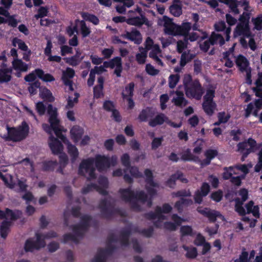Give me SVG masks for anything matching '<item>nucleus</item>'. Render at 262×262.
<instances>
[{"mask_svg":"<svg viewBox=\"0 0 262 262\" xmlns=\"http://www.w3.org/2000/svg\"><path fill=\"white\" fill-rule=\"evenodd\" d=\"M103 107L105 110L112 112V117L115 121L118 122L120 121L121 116L119 112L115 109V106L113 102L106 101L104 103Z\"/></svg>","mask_w":262,"mask_h":262,"instance_id":"nucleus-32","label":"nucleus"},{"mask_svg":"<svg viewBox=\"0 0 262 262\" xmlns=\"http://www.w3.org/2000/svg\"><path fill=\"white\" fill-rule=\"evenodd\" d=\"M198 211L207 216L211 222H217L218 223L225 221L224 217L217 211L211 210L208 208H198Z\"/></svg>","mask_w":262,"mask_h":262,"instance_id":"nucleus-20","label":"nucleus"},{"mask_svg":"<svg viewBox=\"0 0 262 262\" xmlns=\"http://www.w3.org/2000/svg\"><path fill=\"white\" fill-rule=\"evenodd\" d=\"M140 52L136 54V60L138 63L143 64L145 63L147 57V52L144 49H140Z\"/></svg>","mask_w":262,"mask_h":262,"instance_id":"nucleus-56","label":"nucleus"},{"mask_svg":"<svg viewBox=\"0 0 262 262\" xmlns=\"http://www.w3.org/2000/svg\"><path fill=\"white\" fill-rule=\"evenodd\" d=\"M118 158L113 156L111 158L104 156L97 155L95 158V164L99 171L106 170L111 166L116 165Z\"/></svg>","mask_w":262,"mask_h":262,"instance_id":"nucleus-15","label":"nucleus"},{"mask_svg":"<svg viewBox=\"0 0 262 262\" xmlns=\"http://www.w3.org/2000/svg\"><path fill=\"white\" fill-rule=\"evenodd\" d=\"M180 180L182 182L186 183L187 180L183 177V174L181 172H177L174 174L172 175L167 181V185L172 188L175 185L176 180Z\"/></svg>","mask_w":262,"mask_h":262,"instance_id":"nucleus-41","label":"nucleus"},{"mask_svg":"<svg viewBox=\"0 0 262 262\" xmlns=\"http://www.w3.org/2000/svg\"><path fill=\"white\" fill-rule=\"evenodd\" d=\"M149 57L151 58L158 64L162 67L163 66V63L162 62L160 58L162 57V53L158 45H155L152 49L149 50Z\"/></svg>","mask_w":262,"mask_h":262,"instance_id":"nucleus-28","label":"nucleus"},{"mask_svg":"<svg viewBox=\"0 0 262 262\" xmlns=\"http://www.w3.org/2000/svg\"><path fill=\"white\" fill-rule=\"evenodd\" d=\"M183 248L187 251L186 256L189 258H194L197 255L196 249L194 247L188 248L185 246H183Z\"/></svg>","mask_w":262,"mask_h":262,"instance_id":"nucleus-58","label":"nucleus"},{"mask_svg":"<svg viewBox=\"0 0 262 262\" xmlns=\"http://www.w3.org/2000/svg\"><path fill=\"white\" fill-rule=\"evenodd\" d=\"M230 115L225 112H221L218 114L219 121L214 123V125H219L222 123H226L230 118Z\"/></svg>","mask_w":262,"mask_h":262,"instance_id":"nucleus-57","label":"nucleus"},{"mask_svg":"<svg viewBox=\"0 0 262 262\" xmlns=\"http://www.w3.org/2000/svg\"><path fill=\"white\" fill-rule=\"evenodd\" d=\"M235 210L241 215H245L246 213H251L256 217H259V207L257 205L254 206L253 201H250L245 206L246 209L241 205L238 199L235 200Z\"/></svg>","mask_w":262,"mask_h":262,"instance_id":"nucleus-16","label":"nucleus"},{"mask_svg":"<svg viewBox=\"0 0 262 262\" xmlns=\"http://www.w3.org/2000/svg\"><path fill=\"white\" fill-rule=\"evenodd\" d=\"M155 113V111L154 109L147 108L143 110L139 116V119L141 121H145L147 119L152 117Z\"/></svg>","mask_w":262,"mask_h":262,"instance_id":"nucleus-45","label":"nucleus"},{"mask_svg":"<svg viewBox=\"0 0 262 262\" xmlns=\"http://www.w3.org/2000/svg\"><path fill=\"white\" fill-rule=\"evenodd\" d=\"M56 161H45L42 163V168L45 170H49L53 169L55 166L57 165Z\"/></svg>","mask_w":262,"mask_h":262,"instance_id":"nucleus-61","label":"nucleus"},{"mask_svg":"<svg viewBox=\"0 0 262 262\" xmlns=\"http://www.w3.org/2000/svg\"><path fill=\"white\" fill-rule=\"evenodd\" d=\"M172 101L176 105L181 107L185 106L188 103L187 101L184 97V94L178 91H177L174 93Z\"/></svg>","mask_w":262,"mask_h":262,"instance_id":"nucleus-35","label":"nucleus"},{"mask_svg":"<svg viewBox=\"0 0 262 262\" xmlns=\"http://www.w3.org/2000/svg\"><path fill=\"white\" fill-rule=\"evenodd\" d=\"M235 46V43H234L228 51L223 53L221 61L226 67L231 68L234 64L233 60H235L236 66L239 70L246 73L247 83L251 84L252 83L251 68L249 67V61L245 57L242 55H239L236 58L234 56L233 52Z\"/></svg>","mask_w":262,"mask_h":262,"instance_id":"nucleus-6","label":"nucleus"},{"mask_svg":"<svg viewBox=\"0 0 262 262\" xmlns=\"http://www.w3.org/2000/svg\"><path fill=\"white\" fill-rule=\"evenodd\" d=\"M91 218L88 215H84L81 217L80 225L72 227L73 234H67L63 236V242L64 243L73 242L76 243L78 238L81 236L85 230L87 226L90 223Z\"/></svg>","mask_w":262,"mask_h":262,"instance_id":"nucleus-9","label":"nucleus"},{"mask_svg":"<svg viewBox=\"0 0 262 262\" xmlns=\"http://www.w3.org/2000/svg\"><path fill=\"white\" fill-rule=\"evenodd\" d=\"M79 95L77 93H75L74 96H70L67 99V104L66 105V109L72 108L77 103Z\"/></svg>","mask_w":262,"mask_h":262,"instance_id":"nucleus-51","label":"nucleus"},{"mask_svg":"<svg viewBox=\"0 0 262 262\" xmlns=\"http://www.w3.org/2000/svg\"><path fill=\"white\" fill-rule=\"evenodd\" d=\"M23 199L25 200L27 204L30 203H35L36 199L31 192H26L23 195Z\"/></svg>","mask_w":262,"mask_h":262,"instance_id":"nucleus-62","label":"nucleus"},{"mask_svg":"<svg viewBox=\"0 0 262 262\" xmlns=\"http://www.w3.org/2000/svg\"><path fill=\"white\" fill-rule=\"evenodd\" d=\"M75 75V71L70 68H67L62 72V80L66 86V91H73L74 88L73 86V82L71 79Z\"/></svg>","mask_w":262,"mask_h":262,"instance_id":"nucleus-21","label":"nucleus"},{"mask_svg":"<svg viewBox=\"0 0 262 262\" xmlns=\"http://www.w3.org/2000/svg\"><path fill=\"white\" fill-rule=\"evenodd\" d=\"M128 170H129L130 173V177L140 178L142 176V173L139 171L138 168L136 167L130 166L128 168ZM131 178L132 179V178Z\"/></svg>","mask_w":262,"mask_h":262,"instance_id":"nucleus-63","label":"nucleus"},{"mask_svg":"<svg viewBox=\"0 0 262 262\" xmlns=\"http://www.w3.org/2000/svg\"><path fill=\"white\" fill-rule=\"evenodd\" d=\"M129 239V237L128 234L124 235L122 236V238L121 239L122 244L124 245H130L133 247V248L135 249V250L136 251L140 252L141 248H140V246L139 245V244H138V242L137 241V240L134 239L132 241V243L129 244L128 243Z\"/></svg>","mask_w":262,"mask_h":262,"instance_id":"nucleus-44","label":"nucleus"},{"mask_svg":"<svg viewBox=\"0 0 262 262\" xmlns=\"http://www.w3.org/2000/svg\"><path fill=\"white\" fill-rule=\"evenodd\" d=\"M168 118L163 114L157 115L154 118L150 119L149 121V125L155 127L158 125H161L163 123H167Z\"/></svg>","mask_w":262,"mask_h":262,"instance_id":"nucleus-39","label":"nucleus"},{"mask_svg":"<svg viewBox=\"0 0 262 262\" xmlns=\"http://www.w3.org/2000/svg\"><path fill=\"white\" fill-rule=\"evenodd\" d=\"M107 186L108 181L107 179L105 177H100L99 179L98 185L88 186L86 188H84L82 191L84 193H87L93 187L100 193L105 195L107 193L106 188Z\"/></svg>","mask_w":262,"mask_h":262,"instance_id":"nucleus-22","label":"nucleus"},{"mask_svg":"<svg viewBox=\"0 0 262 262\" xmlns=\"http://www.w3.org/2000/svg\"><path fill=\"white\" fill-rule=\"evenodd\" d=\"M144 174L147 194H145L142 191L135 193L130 188L121 189L119 191L120 196L122 200L129 203L137 210L141 209V205L150 207L152 204V198L156 195L159 188V185L153 181L152 173L150 170L146 169Z\"/></svg>","mask_w":262,"mask_h":262,"instance_id":"nucleus-2","label":"nucleus"},{"mask_svg":"<svg viewBox=\"0 0 262 262\" xmlns=\"http://www.w3.org/2000/svg\"><path fill=\"white\" fill-rule=\"evenodd\" d=\"M7 135H4L2 137L6 141H19L25 139L29 133V127L28 124L23 122L17 128H9L7 126Z\"/></svg>","mask_w":262,"mask_h":262,"instance_id":"nucleus-11","label":"nucleus"},{"mask_svg":"<svg viewBox=\"0 0 262 262\" xmlns=\"http://www.w3.org/2000/svg\"><path fill=\"white\" fill-rule=\"evenodd\" d=\"M210 191V186L204 182L203 183L200 189H198L195 193L194 199L195 203L200 204L202 202L203 197L206 196Z\"/></svg>","mask_w":262,"mask_h":262,"instance_id":"nucleus-24","label":"nucleus"},{"mask_svg":"<svg viewBox=\"0 0 262 262\" xmlns=\"http://www.w3.org/2000/svg\"><path fill=\"white\" fill-rule=\"evenodd\" d=\"M47 113L49 116V122L50 125L43 123L42 125L43 129L49 134H51L52 130L54 131L57 137L67 145V151L70 157L71 161L72 163H75L79 157V151L76 146L72 144L62 134L63 128L60 125V121L57 118V109L50 104L47 108Z\"/></svg>","mask_w":262,"mask_h":262,"instance_id":"nucleus-3","label":"nucleus"},{"mask_svg":"<svg viewBox=\"0 0 262 262\" xmlns=\"http://www.w3.org/2000/svg\"><path fill=\"white\" fill-rule=\"evenodd\" d=\"M36 75L43 81L46 82H51L55 80L54 78L49 74H45L43 71L40 69L35 70Z\"/></svg>","mask_w":262,"mask_h":262,"instance_id":"nucleus-49","label":"nucleus"},{"mask_svg":"<svg viewBox=\"0 0 262 262\" xmlns=\"http://www.w3.org/2000/svg\"><path fill=\"white\" fill-rule=\"evenodd\" d=\"M124 38L128 39L136 44H140L142 41V37L140 32L136 29L131 32H126L122 35Z\"/></svg>","mask_w":262,"mask_h":262,"instance_id":"nucleus-30","label":"nucleus"},{"mask_svg":"<svg viewBox=\"0 0 262 262\" xmlns=\"http://www.w3.org/2000/svg\"><path fill=\"white\" fill-rule=\"evenodd\" d=\"M172 210L171 206L168 204H165L162 207H157L155 212L150 213L148 214L149 217L153 220L156 226L168 230H174L181 223L186 222V220L181 218L177 214H173L171 222H166L167 214Z\"/></svg>","mask_w":262,"mask_h":262,"instance_id":"nucleus-5","label":"nucleus"},{"mask_svg":"<svg viewBox=\"0 0 262 262\" xmlns=\"http://www.w3.org/2000/svg\"><path fill=\"white\" fill-rule=\"evenodd\" d=\"M214 28L217 31H224L226 40L228 41L229 40L231 29L230 27L226 28V24L224 21H220L215 24Z\"/></svg>","mask_w":262,"mask_h":262,"instance_id":"nucleus-37","label":"nucleus"},{"mask_svg":"<svg viewBox=\"0 0 262 262\" xmlns=\"http://www.w3.org/2000/svg\"><path fill=\"white\" fill-rule=\"evenodd\" d=\"M214 92L215 88L211 86L207 90L204 97L203 107L205 112L209 116L213 114L216 106L215 103L213 101Z\"/></svg>","mask_w":262,"mask_h":262,"instance_id":"nucleus-14","label":"nucleus"},{"mask_svg":"<svg viewBox=\"0 0 262 262\" xmlns=\"http://www.w3.org/2000/svg\"><path fill=\"white\" fill-rule=\"evenodd\" d=\"M114 1L120 2V4L116 6V10L120 13L124 12L126 7L129 8L134 4L133 0H114Z\"/></svg>","mask_w":262,"mask_h":262,"instance_id":"nucleus-40","label":"nucleus"},{"mask_svg":"<svg viewBox=\"0 0 262 262\" xmlns=\"http://www.w3.org/2000/svg\"><path fill=\"white\" fill-rule=\"evenodd\" d=\"M53 132H54V130H52V133H53ZM52 133L50 134L51 136H50L48 141L49 147L53 154L55 155L61 154L63 149V145L58 139L52 135Z\"/></svg>","mask_w":262,"mask_h":262,"instance_id":"nucleus-23","label":"nucleus"},{"mask_svg":"<svg viewBox=\"0 0 262 262\" xmlns=\"http://www.w3.org/2000/svg\"><path fill=\"white\" fill-rule=\"evenodd\" d=\"M57 234L50 231L47 234H41L39 232L36 233V238H31L28 239L25 244V249L26 251H33L35 249H39L44 247L46 245L45 239L55 237Z\"/></svg>","mask_w":262,"mask_h":262,"instance_id":"nucleus-10","label":"nucleus"},{"mask_svg":"<svg viewBox=\"0 0 262 262\" xmlns=\"http://www.w3.org/2000/svg\"><path fill=\"white\" fill-rule=\"evenodd\" d=\"M12 43L13 46L15 47H18V48L21 50L26 52V53L24 54L23 58L25 60L28 61L29 60V56L31 52L28 49V48L25 42L19 38H15L13 39Z\"/></svg>","mask_w":262,"mask_h":262,"instance_id":"nucleus-29","label":"nucleus"},{"mask_svg":"<svg viewBox=\"0 0 262 262\" xmlns=\"http://www.w3.org/2000/svg\"><path fill=\"white\" fill-rule=\"evenodd\" d=\"M81 16L85 20L90 21L95 25H98L99 22L97 17L88 13H82Z\"/></svg>","mask_w":262,"mask_h":262,"instance_id":"nucleus-53","label":"nucleus"},{"mask_svg":"<svg viewBox=\"0 0 262 262\" xmlns=\"http://www.w3.org/2000/svg\"><path fill=\"white\" fill-rule=\"evenodd\" d=\"M76 28L80 31L83 37L88 36L91 33L90 28L86 25L83 20H76Z\"/></svg>","mask_w":262,"mask_h":262,"instance_id":"nucleus-38","label":"nucleus"},{"mask_svg":"<svg viewBox=\"0 0 262 262\" xmlns=\"http://www.w3.org/2000/svg\"><path fill=\"white\" fill-rule=\"evenodd\" d=\"M180 79V77L178 75H171L168 78V85L172 89L174 88Z\"/></svg>","mask_w":262,"mask_h":262,"instance_id":"nucleus-59","label":"nucleus"},{"mask_svg":"<svg viewBox=\"0 0 262 262\" xmlns=\"http://www.w3.org/2000/svg\"><path fill=\"white\" fill-rule=\"evenodd\" d=\"M95 159L89 158L81 161L78 168V173L88 179H93L95 177L94 167Z\"/></svg>","mask_w":262,"mask_h":262,"instance_id":"nucleus-13","label":"nucleus"},{"mask_svg":"<svg viewBox=\"0 0 262 262\" xmlns=\"http://www.w3.org/2000/svg\"><path fill=\"white\" fill-rule=\"evenodd\" d=\"M158 25L164 27V31L166 34L171 36H183L188 41H194L199 38L195 32L189 33L192 25L189 22H183L181 25L173 23L171 19L164 16L158 20Z\"/></svg>","mask_w":262,"mask_h":262,"instance_id":"nucleus-4","label":"nucleus"},{"mask_svg":"<svg viewBox=\"0 0 262 262\" xmlns=\"http://www.w3.org/2000/svg\"><path fill=\"white\" fill-rule=\"evenodd\" d=\"M121 161L123 166L126 167V169L124 170V179L125 181L128 183H132L133 179L126 173L128 168L130 167V157L127 154H123L121 157Z\"/></svg>","mask_w":262,"mask_h":262,"instance_id":"nucleus-34","label":"nucleus"},{"mask_svg":"<svg viewBox=\"0 0 262 262\" xmlns=\"http://www.w3.org/2000/svg\"><path fill=\"white\" fill-rule=\"evenodd\" d=\"M105 67H110L115 69V73L117 77H120L122 71V64L121 58L116 57L109 62H104Z\"/></svg>","mask_w":262,"mask_h":262,"instance_id":"nucleus-25","label":"nucleus"},{"mask_svg":"<svg viewBox=\"0 0 262 262\" xmlns=\"http://www.w3.org/2000/svg\"><path fill=\"white\" fill-rule=\"evenodd\" d=\"M12 70L8 68L0 70V83L8 82L11 79Z\"/></svg>","mask_w":262,"mask_h":262,"instance_id":"nucleus-47","label":"nucleus"},{"mask_svg":"<svg viewBox=\"0 0 262 262\" xmlns=\"http://www.w3.org/2000/svg\"><path fill=\"white\" fill-rule=\"evenodd\" d=\"M83 134V129L77 125L74 126L70 130L71 138L77 144L80 141Z\"/></svg>","mask_w":262,"mask_h":262,"instance_id":"nucleus-33","label":"nucleus"},{"mask_svg":"<svg viewBox=\"0 0 262 262\" xmlns=\"http://www.w3.org/2000/svg\"><path fill=\"white\" fill-rule=\"evenodd\" d=\"M220 2L227 5L231 12L235 14L239 13V11L237 8L238 5L244 7V9L246 12H244L239 18V23L236 27L234 32V37L241 36L240 43L244 48L249 47L251 50L254 51L256 48L255 42L251 35V32L249 27V19L250 18V12L251 9L249 5L248 0H241L238 2L237 0H219Z\"/></svg>","mask_w":262,"mask_h":262,"instance_id":"nucleus-1","label":"nucleus"},{"mask_svg":"<svg viewBox=\"0 0 262 262\" xmlns=\"http://www.w3.org/2000/svg\"><path fill=\"white\" fill-rule=\"evenodd\" d=\"M103 77H99L98 79V85L94 88V96L95 98H98L103 96Z\"/></svg>","mask_w":262,"mask_h":262,"instance_id":"nucleus-42","label":"nucleus"},{"mask_svg":"<svg viewBox=\"0 0 262 262\" xmlns=\"http://www.w3.org/2000/svg\"><path fill=\"white\" fill-rule=\"evenodd\" d=\"M134 83L131 82L129 83L125 89L122 91V95L123 99L130 98L133 95L134 89Z\"/></svg>","mask_w":262,"mask_h":262,"instance_id":"nucleus-50","label":"nucleus"},{"mask_svg":"<svg viewBox=\"0 0 262 262\" xmlns=\"http://www.w3.org/2000/svg\"><path fill=\"white\" fill-rule=\"evenodd\" d=\"M107 251L106 250H100L92 262H105Z\"/></svg>","mask_w":262,"mask_h":262,"instance_id":"nucleus-54","label":"nucleus"},{"mask_svg":"<svg viewBox=\"0 0 262 262\" xmlns=\"http://www.w3.org/2000/svg\"><path fill=\"white\" fill-rule=\"evenodd\" d=\"M252 20L254 25V29L257 30L262 29V13L257 17L253 18Z\"/></svg>","mask_w":262,"mask_h":262,"instance_id":"nucleus-60","label":"nucleus"},{"mask_svg":"<svg viewBox=\"0 0 262 262\" xmlns=\"http://www.w3.org/2000/svg\"><path fill=\"white\" fill-rule=\"evenodd\" d=\"M170 13L174 16L178 17L182 13L181 6L179 4H173L170 7Z\"/></svg>","mask_w":262,"mask_h":262,"instance_id":"nucleus-55","label":"nucleus"},{"mask_svg":"<svg viewBox=\"0 0 262 262\" xmlns=\"http://www.w3.org/2000/svg\"><path fill=\"white\" fill-rule=\"evenodd\" d=\"M183 83L185 89V94L189 98H193L197 100L201 98L203 89L198 80L192 81L191 76L189 74L184 75Z\"/></svg>","mask_w":262,"mask_h":262,"instance_id":"nucleus-8","label":"nucleus"},{"mask_svg":"<svg viewBox=\"0 0 262 262\" xmlns=\"http://www.w3.org/2000/svg\"><path fill=\"white\" fill-rule=\"evenodd\" d=\"M262 107V99H258L254 102V104L249 103L246 109V116L247 117L253 112L254 116H257L258 111Z\"/></svg>","mask_w":262,"mask_h":262,"instance_id":"nucleus-26","label":"nucleus"},{"mask_svg":"<svg viewBox=\"0 0 262 262\" xmlns=\"http://www.w3.org/2000/svg\"><path fill=\"white\" fill-rule=\"evenodd\" d=\"M194 57V55L189 52H185L182 54L180 63V66L174 68V71L179 73L181 71L183 68Z\"/></svg>","mask_w":262,"mask_h":262,"instance_id":"nucleus-27","label":"nucleus"},{"mask_svg":"<svg viewBox=\"0 0 262 262\" xmlns=\"http://www.w3.org/2000/svg\"><path fill=\"white\" fill-rule=\"evenodd\" d=\"M217 155V151L215 150L209 149L206 151L205 156L206 159L201 161V165L202 166L209 165L211 160L213 159Z\"/></svg>","mask_w":262,"mask_h":262,"instance_id":"nucleus-46","label":"nucleus"},{"mask_svg":"<svg viewBox=\"0 0 262 262\" xmlns=\"http://www.w3.org/2000/svg\"><path fill=\"white\" fill-rule=\"evenodd\" d=\"M83 57H80L78 56V51L76 53L75 56L71 57L65 58L64 59L66 62L72 66H75L79 64V63L82 60Z\"/></svg>","mask_w":262,"mask_h":262,"instance_id":"nucleus-52","label":"nucleus"},{"mask_svg":"<svg viewBox=\"0 0 262 262\" xmlns=\"http://www.w3.org/2000/svg\"><path fill=\"white\" fill-rule=\"evenodd\" d=\"M126 21L128 24L134 26H141L142 24H146L148 26L150 25L146 18L142 15L128 18L126 20Z\"/></svg>","mask_w":262,"mask_h":262,"instance_id":"nucleus-36","label":"nucleus"},{"mask_svg":"<svg viewBox=\"0 0 262 262\" xmlns=\"http://www.w3.org/2000/svg\"><path fill=\"white\" fill-rule=\"evenodd\" d=\"M39 95L43 99L52 102L54 100V98L52 93L46 88L41 87L39 89Z\"/></svg>","mask_w":262,"mask_h":262,"instance_id":"nucleus-43","label":"nucleus"},{"mask_svg":"<svg viewBox=\"0 0 262 262\" xmlns=\"http://www.w3.org/2000/svg\"><path fill=\"white\" fill-rule=\"evenodd\" d=\"M21 212L19 210L12 211L9 209H6L5 212L0 210V218L5 220L3 221L1 226V236L5 238L7 235L9 227L10 225L9 220H14L20 217Z\"/></svg>","mask_w":262,"mask_h":262,"instance_id":"nucleus-12","label":"nucleus"},{"mask_svg":"<svg viewBox=\"0 0 262 262\" xmlns=\"http://www.w3.org/2000/svg\"><path fill=\"white\" fill-rule=\"evenodd\" d=\"M0 177L4 181L5 184L11 189H14L16 186H18L19 187V191H24L26 190L27 187L26 181L24 180H18L17 181V183L16 184L15 179L10 174H6L5 175H3L0 172Z\"/></svg>","mask_w":262,"mask_h":262,"instance_id":"nucleus-19","label":"nucleus"},{"mask_svg":"<svg viewBox=\"0 0 262 262\" xmlns=\"http://www.w3.org/2000/svg\"><path fill=\"white\" fill-rule=\"evenodd\" d=\"M252 167V164H248L225 167L223 177L225 180L230 179V181L233 184L239 186L242 180L245 178L246 174L249 172V169Z\"/></svg>","mask_w":262,"mask_h":262,"instance_id":"nucleus-7","label":"nucleus"},{"mask_svg":"<svg viewBox=\"0 0 262 262\" xmlns=\"http://www.w3.org/2000/svg\"><path fill=\"white\" fill-rule=\"evenodd\" d=\"M190 191L186 190L179 191L172 193L173 197H182L175 204V208H177L179 212H182L185 207L192 204L191 200L183 198L184 196H190Z\"/></svg>","mask_w":262,"mask_h":262,"instance_id":"nucleus-17","label":"nucleus"},{"mask_svg":"<svg viewBox=\"0 0 262 262\" xmlns=\"http://www.w3.org/2000/svg\"><path fill=\"white\" fill-rule=\"evenodd\" d=\"M13 68L16 71V76H20V73L28 70V65L20 59H14L12 62Z\"/></svg>","mask_w":262,"mask_h":262,"instance_id":"nucleus-31","label":"nucleus"},{"mask_svg":"<svg viewBox=\"0 0 262 262\" xmlns=\"http://www.w3.org/2000/svg\"><path fill=\"white\" fill-rule=\"evenodd\" d=\"M209 39L212 45H219L222 46L225 43L224 38L219 33H213Z\"/></svg>","mask_w":262,"mask_h":262,"instance_id":"nucleus-48","label":"nucleus"},{"mask_svg":"<svg viewBox=\"0 0 262 262\" xmlns=\"http://www.w3.org/2000/svg\"><path fill=\"white\" fill-rule=\"evenodd\" d=\"M248 253L243 251L238 258L234 260V262H249Z\"/></svg>","mask_w":262,"mask_h":262,"instance_id":"nucleus-64","label":"nucleus"},{"mask_svg":"<svg viewBox=\"0 0 262 262\" xmlns=\"http://www.w3.org/2000/svg\"><path fill=\"white\" fill-rule=\"evenodd\" d=\"M256 141L249 138L247 141L239 143L237 145V151L243 155L242 161H244L247 156L254 151L256 147Z\"/></svg>","mask_w":262,"mask_h":262,"instance_id":"nucleus-18","label":"nucleus"}]
</instances>
